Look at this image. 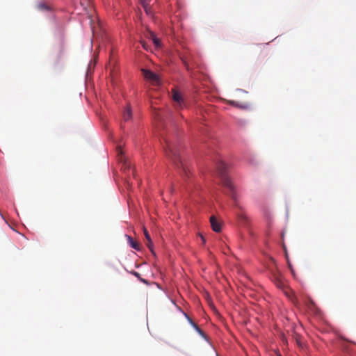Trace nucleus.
Wrapping results in <instances>:
<instances>
[{
	"label": "nucleus",
	"instance_id": "nucleus-23",
	"mask_svg": "<svg viewBox=\"0 0 356 356\" xmlns=\"http://www.w3.org/2000/svg\"><path fill=\"white\" fill-rule=\"evenodd\" d=\"M201 237H202V240L203 243H204L205 240H204V237L203 236H201Z\"/></svg>",
	"mask_w": 356,
	"mask_h": 356
},
{
	"label": "nucleus",
	"instance_id": "nucleus-21",
	"mask_svg": "<svg viewBox=\"0 0 356 356\" xmlns=\"http://www.w3.org/2000/svg\"><path fill=\"white\" fill-rule=\"evenodd\" d=\"M183 62H184V65H185V66H186V67L187 70H189V67H188V63H187L186 62V60H183Z\"/></svg>",
	"mask_w": 356,
	"mask_h": 356
},
{
	"label": "nucleus",
	"instance_id": "nucleus-6",
	"mask_svg": "<svg viewBox=\"0 0 356 356\" xmlns=\"http://www.w3.org/2000/svg\"><path fill=\"white\" fill-rule=\"evenodd\" d=\"M143 232L146 239V245L149 249V250L154 254L152 241L149 236V234L145 227H143Z\"/></svg>",
	"mask_w": 356,
	"mask_h": 356
},
{
	"label": "nucleus",
	"instance_id": "nucleus-7",
	"mask_svg": "<svg viewBox=\"0 0 356 356\" xmlns=\"http://www.w3.org/2000/svg\"><path fill=\"white\" fill-rule=\"evenodd\" d=\"M123 120L127 122L132 117L131 109L129 106H127L123 112Z\"/></svg>",
	"mask_w": 356,
	"mask_h": 356
},
{
	"label": "nucleus",
	"instance_id": "nucleus-17",
	"mask_svg": "<svg viewBox=\"0 0 356 356\" xmlns=\"http://www.w3.org/2000/svg\"><path fill=\"white\" fill-rule=\"evenodd\" d=\"M276 284L279 288H282L284 286V284L280 280H278Z\"/></svg>",
	"mask_w": 356,
	"mask_h": 356
},
{
	"label": "nucleus",
	"instance_id": "nucleus-19",
	"mask_svg": "<svg viewBox=\"0 0 356 356\" xmlns=\"http://www.w3.org/2000/svg\"><path fill=\"white\" fill-rule=\"evenodd\" d=\"M141 44H142L143 47L145 49H147V44H146V43H145L144 41H141Z\"/></svg>",
	"mask_w": 356,
	"mask_h": 356
},
{
	"label": "nucleus",
	"instance_id": "nucleus-4",
	"mask_svg": "<svg viewBox=\"0 0 356 356\" xmlns=\"http://www.w3.org/2000/svg\"><path fill=\"white\" fill-rule=\"evenodd\" d=\"M172 99L176 103V107L182 108L184 104L181 95L176 90H172Z\"/></svg>",
	"mask_w": 356,
	"mask_h": 356
},
{
	"label": "nucleus",
	"instance_id": "nucleus-10",
	"mask_svg": "<svg viewBox=\"0 0 356 356\" xmlns=\"http://www.w3.org/2000/svg\"><path fill=\"white\" fill-rule=\"evenodd\" d=\"M149 34H150L151 39L152 40L155 46L156 47H159L161 46L160 40L156 37V35H154V33L153 32H150Z\"/></svg>",
	"mask_w": 356,
	"mask_h": 356
},
{
	"label": "nucleus",
	"instance_id": "nucleus-1",
	"mask_svg": "<svg viewBox=\"0 0 356 356\" xmlns=\"http://www.w3.org/2000/svg\"><path fill=\"white\" fill-rule=\"evenodd\" d=\"M228 167L226 163L220 161L217 165L218 173L221 179L222 184L228 190V195L234 201L236 200V192L235 187L227 175Z\"/></svg>",
	"mask_w": 356,
	"mask_h": 356
},
{
	"label": "nucleus",
	"instance_id": "nucleus-9",
	"mask_svg": "<svg viewBox=\"0 0 356 356\" xmlns=\"http://www.w3.org/2000/svg\"><path fill=\"white\" fill-rule=\"evenodd\" d=\"M185 316L187 318L189 323L191 324V325L196 330V331L201 334L202 336L204 335L203 331L197 326L196 323H195L190 318L189 316L185 314Z\"/></svg>",
	"mask_w": 356,
	"mask_h": 356
},
{
	"label": "nucleus",
	"instance_id": "nucleus-3",
	"mask_svg": "<svg viewBox=\"0 0 356 356\" xmlns=\"http://www.w3.org/2000/svg\"><path fill=\"white\" fill-rule=\"evenodd\" d=\"M144 77L154 84L159 83V78L157 74L148 70H142Z\"/></svg>",
	"mask_w": 356,
	"mask_h": 356
},
{
	"label": "nucleus",
	"instance_id": "nucleus-8",
	"mask_svg": "<svg viewBox=\"0 0 356 356\" xmlns=\"http://www.w3.org/2000/svg\"><path fill=\"white\" fill-rule=\"evenodd\" d=\"M128 243L131 245V247L136 250H140V244L134 241L131 236L127 235Z\"/></svg>",
	"mask_w": 356,
	"mask_h": 356
},
{
	"label": "nucleus",
	"instance_id": "nucleus-20",
	"mask_svg": "<svg viewBox=\"0 0 356 356\" xmlns=\"http://www.w3.org/2000/svg\"><path fill=\"white\" fill-rule=\"evenodd\" d=\"M118 154L120 155V154H122V150L120 149V147H118Z\"/></svg>",
	"mask_w": 356,
	"mask_h": 356
},
{
	"label": "nucleus",
	"instance_id": "nucleus-22",
	"mask_svg": "<svg viewBox=\"0 0 356 356\" xmlns=\"http://www.w3.org/2000/svg\"><path fill=\"white\" fill-rule=\"evenodd\" d=\"M234 204H235L236 207H238V208H240V206L238 205L237 200L236 201H234Z\"/></svg>",
	"mask_w": 356,
	"mask_h": 356
},
{
	"label": "nucleus",
	"instance_id": "nucleus-5",
	"mask_svg": "<svg viewBox=\"0 0 356 356\" xmlns=\"http://www.w3.org/2000/svg\"><path fill=\"white\" fill-rule=\"evenodd\" d=\"M210 222L214 232H220L221 231V222L215 216H212L210 217Z\"/></svg>",
	"mask_w": 356,
	"mask_h": 356
},
{
	"label": "nucleus",
	"instance_id": "nucleus-15",
	"mask_svg": "<svg viewBox=\"0 0 356 356\" xmlns=\"http://www.w3.org/2000/svg\"><path fill=\"white\" fill-rule=\"evenodd\" d=\"M145 11L147 14L150 15L151 14V9L149 7H148L147 5H143Z\"/></svg>",
	"mask_w": 356,
	"mask_h": 356
},
{
	"label": "nucleus",
	"instance_id": "nucleus-14",
	"mask_svg": "<svg viewBox=\"0 0 356 356\" xmlns=\"http://www.w3.org/2000/svg\"><path fill=\"white\" fill-rule=\"evenodd\" d=\"M227 102L229 104L234 106L235 107L242 108H247V106L239 104L238 103H237L236 102L233 101V100H229Z\"/></svg>",
	"mask_w": 356,
	"mask_h": 356
},
{
	"label": "nucleus",
	"instance_id": "nucleus-12",
	"mask_svg": "<svg viewBox=\"0 0 356 356\" xmlns=\"http://www.w3.org/2000/svg\"><path fill=\"white\" fill-rule=\"evenodd\" d=\"M294 339H295V340H296V343H297V345H298L300 348H303V347H304V344H303V343H302V341H301V337H300V335H298V334H295V336H294Z\"/></svg>",
	"mask_w": 356,
	"mask_h": 356
},
{
	"label": "nucleus",
	"instance_id": "nucleus-13",
	"mask_svg": "<svg viewBox=\"0 0 356 356\" xmlns=\"http://www.w3.org/2000/svg\"><path fill=\"white\" fill-rule=\"evenodd\" d=\"M238 218L241 222L244 223H246L248 222V216L243 212L238 213Z\"/></svg>",
	"mask_w": 356,
	"mask_h": 356
},
{
	"label": "nucleus",
	"instance_id": "nucleus-18",
	"mask_svg": "<svg viewBox=\"0 0 356 356\" xmlns=\"http://www.w3.org/2000/svg\"><path fill=\"white\" fill-rule=\"evenodd\" d=\"M140 280L141 282H143V283H144V284H149L148 281H147V280H145V279H143V278H142V277H141V278H140V280Z\"/></svg>",
	"mask_w": 356,
	"mask_h": 356
},
{
	"label": "nucleus",
	"instance_id": "nucleus-16",
	"mask_svg": "<svg viewBox=\"0 0 356 356\" xmlns=\"http://www.w3.org/2000/svg\"><path fill=\"white\" fill-rule=\"evenodd\" d=\"M131 273L135 277H136L138 279V280H140V278H141L140 273L136 271L133 270L131 272Z\"/></svg>",
	"mask_w": 356,
	"mask_h": 356
},
{
	"label": "nucleus",
	"instance_id": "nucleus-11",
	"mask_svg": "<svg viewBox=\"0 0 356 356\" xmlns=\"http://www.w3.org/2000/svg\"><path fill=\"white\" fill-rule=\"evenodd\" d=\"M37 8L40 10H47H47H50L49 6L47 4H46L45 3H43V2L38 3V5H37Z\"/></svg>",
	"mask_w": 356,
	"mask_h": 356
},
{
	"label": "nucleus",
	"instance_id": "nucleus-2",
	"mask_svg": "<svg viewBox=\"0 0 356 356\" xmlns=\"http://www.w3.org/2000/svg\"><path fill=\"white\" fill-rule=\"evenodd\" d=\"M165 152L168 156L173 161L177 168H181L184 173L186 174V167L180 158L179 152L174 145L165 141Z\"/></svg>",
	"mask_w": 356,
	"mask_h": 356
},
{
	"label": "nucleus",
	"instance_id": "nucleus-24",
	"mask_svg": "<svg viewBox=\"0 0 356 356\" xmlns=\"http://www.w3.org/2000/svg\"><path fill=\"white\" fill-rule=\"evenodd\" d=\"M278 356H282L280 354H278Z\"/></svg>",
	"mask_w": 356,
	"mask_h": 356
}]
</instances>
